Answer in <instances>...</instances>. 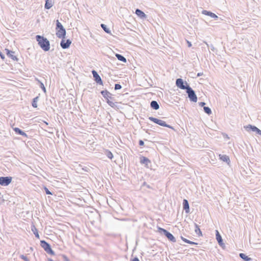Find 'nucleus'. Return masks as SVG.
<instances>
[{"mask_svg":"<svg viewBox=\"0 0 261 261\" xmlns=\"http://www.w3.org/2000/svg\"><path fill=\"white\" fill-rule=\"evenodd\" d=\"M36 39L40 47L45 51H48L50 49L49 41L43 36L37 35Z\"/></svg>","mask_w":261,"mask_h":261,"instance_id":"1","label":"nucleus"},{"mask_svg":"<svg viewBox=\"0 0 261 261\" xmlns=\"http://www.w3.org/2000/svg\"><path fill=\"white\" fill-rule=\"evenodd\" d=\"M56 35L59 38L64 39L66 36V30L59 20H56Z\"/></svg>","mask_w":261,"mask_h":261,"instance_id":"2","label":"nucleus"},{"mask_svg":"<svg viewBox=\"0 0 261 261\" xmlns=\"http://www.w3.org/2000/svg\"><path fill=\"white\" fill-rule=\"evenodd\" d=\"M158 231L161 233L164 234L169 240L172 242H176V239L175 238L169 231H168L167 230L159 227L158 228Z\"/></svg>","mask_w":261,"mask_h":261,"instance_id":"3","label":"nucleus"},{"mask_svg":"<svg viewBox=\"0 0 261 261\" xmlns=\"http://www.w3.org/2000/svg\"><path fill=\"white\" fill-rule=\"evenodd\" d=\"M40 245L44 250L50 255H55L54 251L51 249L50 245L44 240L40 241Z\"/></svg>","mask_w":261,"mask_h":261,"instance_id":"4","label":"nucleus"},{"mask_svg":"<svg viewBox=\"0 0 261 261\" xmlns=\"http://www.w3.org/2000/svg\"><path fill=\"white\" fill-rule=\"evenodd\" d=\"M186 92L188 94V97L191 101H197V97L195 92L190 86H188V88L186 89Z\"/></svg>","mask_w":261,"mask_h":261,"instance_id":"5","label":"nucleus"},{"mask_svg":"<svg viewBox=\"0 0 261 261\" xmlns=\"http://www.w3.org/2000/svg\"><path fill=\"white\" fill-rule=\"evenodd\" d=\"M149 119L150 121H151L154 122L155 123H156L161 126L167 127H168V128H170L171 129H173L172 126H170L169 124H167L165 121L162 120L161 119H159L158 118H154L153 117H149Z\"/></svg>","mask_w":261,"mask_h":261,"instance_id":"6","label":"nucleus"},{"mask_svg":"<svg viewBox=\"0 0 261 261\" xmlns=\"http://www.w3.org/2000/svg\"><path fill=\"white\" fill-rule=\"evenodd\" d=\"M176 85L178 88L182 90H186L188 86H190L186 82L184 83L183 80L180 78L176 79Z\"/></svg>","mask_w":261,"mask_h":261,"instance_id":"7","label":"nucleus"},{"mask_svg":"<svg viewBox=\"0 0 261 261\" xmlns=\"http://www.w3.org/2000/svg\"><path fill=\"white\" fill-rule=\"evenodd\" d=\"M12 179V178L11 176L0 177V185L7 186L11 182Z\"/></svg>","mask_w":261,"mask_h":261,"instance_id":"8","label":"nucleus"},{"mask_svg":"<svg viewBox=\"0 0 261 261\" xmlns=\"http://www.w3.org/2000/svg\"><path fill=\"white\" fill-rule=\"evenodd\" d=\"M92 73L93 77L94 79V81L97 84H99L100 85H103V82H102L100 76L97 73V72L95 70H93L92 71Z\"/></svg>","mask_w":261,"mask_h":261,"instance_id":"9","label":"nucleus"},{"mask_svg":"<svg viewBox=\"0 0 261 261\" xmlns=\"http://www.w3.org/2000/svg\"><path fill=\"white\" fill-rule=\"evenodd\" d=\"M246 130L250 131L252 130V132H256L257 134L261 135V130L258 129L255 126H253L250 124H249L244 127Z\"/></svg>","mask_w":261,"mask_h":261,"instance_id":"10","label":"nucleus"},{"mask_svg":"<svg viewBox=\"0 0 261 261\" xmlns=\"http://www.w3.org/2000/svg\"><path fill=\"white\" fill-rule=\"evenodd\" d=\"M202 14L205 15L209 16L211 17L212 18H213L216 20H223L222 18H219V17L217 15H216L215 13H214L212 12H210V11H208L207 10H203L202 11Z\"/></svg>","mask_w":261,"mask_h":261,"instance_id":"11","label":"nucleus"},{"mask_svg":"<svg viewBox=\"0 0 261 261\" xmlns=\"http://www.w3.org/2000/svg\"><path fill=\"white\" fill-rule=\"evenodd\" d=\"M71 43V41L69 39H67L65 41V40L62 39L60 43V45L62 48L66 49L69 47Z\"/></svg>","mask_w":261,"mask_h":261,"instance_id":"12","label":"nucleus"},{"mask_svg":"<svg viewBox=\"0 0 261 261\" xmlns=\"http://www.w3.org/2000/svg\"><path fill=\"white\" fill-rule=\"evenodd\" d=\"M5 50H6V54L11 59H12L14 61H17L18 60V58L16 57V56L15 55H14V54H15V52L14 51H11V50H10L9 49H5Z\"/></svg>","mask_w":261,"mask_h":261,"instance_id":"13","label":"nucleus"},{"mask_svg":"<svg viewBox=\"0 0 261 261\" xmlns=\"http://www.w3.org/2000/svg\"><path fill=\"white\" fill-rule=\"evenodd\" d=\"M150 163V161L146 157L141 156L140 158V163L145 165L146 167H148V164Z\"/></svg>","mask_w":261,"mask_h":261,"instance_id":"14","label":"nucleus"},{"mask_svg":"<svg viewBox=\"0 0 261 261\" xmlns=\"http://www.w3.org/2000/svg\"><path fill=\"white\" fill-rule=\"evenodd\" d=\"M183 208L185 211L186 213L190 212V208L188 201L187 199H184L183 200Z\"/></svg>","mask_w":261,"mask_h":261,"instance_id":"15","label":"nucleus"},{"mask_svg":"<svg viewBox=\"0 0 261 261\" xmlns=\"http://www.w3.org/2000/svg\"><path fill=\"white\" fill-rule=\"evenodd\" d=\"M101 94L103 96V97L106 99L107 100H108L109 98L111 99L112 97L111 96V94L107 90H102L101 91Z\"/></svg>","mask_w":261,"mask_h":261,"instance_id":"16","label":"nucleus"},{"mask_svg":"<svg viewBox=\"0 0 261 261\" xmlns=\"http://www.w3.org/2000/svg\"><path fill=\"white\" fill-rule=\"evenodd\" d=\"M13 130L17 134L21 135L25 137H28V135H27V134L25 132H24L23 131H22L21 129H20V128H19L18 127L13 128Z\"/></svg>","mask_w":261,"mask_h":261,"instance_id":"17","label":"nucleus"},{"mask_svg":"<svg viewBox=\"0 0 261 261\" xmlns=\"http://www.w3.org/2000/svg\"><path fill=\"white\" fill-rule=\"evenodd\" d=\"M135 13L141 18H146V15L141 10L137 9Z\"/></svg>","mask_w":261,"mask_h":261,"instance_id":"18","label":"nucleus"},{"mask_svg":"<svg viewBox=\"0 0 261 261\" xmlns=\"http://www.w3.org/2000/svg\"><path fill=\"white\" fill-rule=\"evenodd\" d=\"M216 240L218 241V244L220 246H222L223 244V240L222 239V237L218 230H216Z\"/></svg>","mask_w":261,"mask_h":261,"instance_id":"19","label":"nucleus"},{"mask_svg":"<svg viewBox=\"0 0 261 261\" xmlns=\"http://www.w3.org/2000/svg\"><path fill=\"white\" fill-rule=\"evenodd\" d=\"M150 107L152 109H153L155 110H157L159 109V108H160V106H159V103L155 100H152L151 101Z\"/></svg>","mask_w":261,"mask_h":261,"instance_id":"20","label":"nucleus"},{"mask_svg":"<svg viewBox=\"0 0 261 261\" xmlns=\"http://www.w3.org/2000/svg\"><path fill=\"white\" fill-rule=\"evenodd\" d=\"M220 159L221 160L223 161V162H225L227 163V164H229L230 162V159L228 156L226 155H219Z\"/></svg>","mask_w":261,"mask_h":261,"instance_id":"21","label":"nucleus"},{"mask_svg":"<svg viewBox=\"0 0 261 261\" xmlns=\"http://www.w3.org/2000/svg\"><path fill=\"white\" fill-rule=\"evenodd\" d=\"M239 256L245 261H251L252 258L246 255L244 253H241L239 254Z\"/></svg>","mask_w":261,"mask_h":261,"instance_id":"22","label":"nucleus"},{"mask_svg":"<svg viewBox=\"0 0 261 261\" xmlns=\"http://www.w3.org/2000/svg\"><path fill=\"white\" fill-rule=\"evenodd\" d=\"M116 57H117V59L120 61H122L124 63H126V58L123 56L122 55H120V54H116Z\"/></svg>","mask_w":261,"mask_h":261,"instance_id":"23","label":"nucleus"},{"mask_svg":"<svg viewBox=\"0 0 261 261\" xmlns=\"http://www.w3.org/2000/svg\"><path fill=\"white\" fill-rule=\"evenodd\" d=\"M53 6L51 0H45V8L46 9H50Z\"/></svg>","mask_w":261,"mask_h":261,"instance_id":"24","label":"nucleus"},{"mask_svg":"<svg viewBox=\"0 0 261 261\" xmlns=\"http://www.w3.org/2000/svg\"><path fill=\"white\" fill-rule=\"evenodd\" d=\"M195 225V231L198 236H202V232L199 227V226L196 224L194 223Z\"/></svg>","mask_w":261,"mask_h":261,"instance_id":"25","label":"nucleus"},{"mask_svg":"<svg viewBox=\"0 0 261 261\" xmlns=\"http://www.w3.org/2000/svg\"><path fill=\"white\" fill-rule=\"evenodd\" d=\"M38 100H39V97L38 96H37V97H35L33 99L32 106L34 108H37V102H38Z\"/></svg>","mask_w":261,"mask_h":261,"instance_id":"26","label":"nucleus"},{"mask_svg":"<svg viewBox=\"0 0 261 261\" xmlns=\"http://www.w3.org/2000/svg\"><path fill=\"white\" fill-rule=\"evenodd\" d=\"M32 230L33 231L35 237L37 238H39V235L38 232V230L37 228L35 227V226H33L32 227Z\"/></svg>","mask_w":261,"mask_h":261,"instance_id":"27","label":"nucleus"},{"mask_svg":"<svg viewBox=\"0 0 261 261\" xmlns=\"http://www.w3.org/2000/svg\"><path fill=\"white\" fill-rule=\"evenodd\" d=\"M101 27L102 28V29L107 33L108 34H110L111 33V31L110 30H109V29H108L106 25H105V24H101Z\"/></svg>","mask_w":261,"mask_h":261,"instance_id":"28","label":"nucleus"},{"mask_svg":"<svg viewBox=\"0 0 261 261\" xmlns=\"http://www.w3.org/2000/svg\"><path fill=\"white\" fill-rule=\"evenodd\" d=\"M204 111L205 113H206L208 115H210L212 114V111L211 109L208 107H203Z\"/></svg>","mask_w":261,"mask_h":261,"instance_id":"29","label":"nucleus"},{"mask_svg":"<svg viewBox=\"0 0 261 261\" xmlns=\"http://www.w3.org/2000/svg\"><path fill=\"white\" fill-rule=\"evenodd\" d=\"M36 80L38 81V82L40 84V88L42 89V90L44 91V92L45 93L46 89H45V87L44 84L41 82H40L39 80H38V79H36Z\"/></svg>","mask_w":261,"mask_h":261,"instance_id":"30","label":"nucleus"},{"mask_svg":"<svg viewBox=\"0 0 261 261\" xmlns=\"http://www.w3.org/2000/svg\"><path fill=\"white\" fill-rule=\"evenodd\" d=\"M106 154L107 156V157L110 159H112L113 158V155L112 153L110 151H107Z\"/></svg>","mask_w":261,"mask_h":261,"instance_id":"31","label":"nucleus"},{"mask_svg":"<svg viewBox=\"0 0 261 261\" xmlns=\"http://www.w3.org/2000/svg\"><path fill=\"white\" fill-rule=\"evenodd\" d=\"M122 88V86H121V85L119 84H116L115 85V90H119L120 89H121Z\"/></svg>","mask_w":261,"mask_h":261,"instance_id":"32","label":"nucleus"},{"mask_svg":"<svg viewBox=\"0 0 261 261\" xmlns=\"http://www.w3.org/2000/svg\"><path fill=\"white\" fill-rule=\"evenodd\" d=\"M107 102L108 104L110 106H111V107H113L115 106L114 103L113 102H112V101H110V100H109V98L108 99V100H107Z\"/></svg>","mask_w":261,"mask_h":261,"instance_id":"33","label":"nucleus"},{"mask_svg":"<svg viewBox=\"0 0 261 261\" xmlns=\"http://www.w3.org/2000/svg\"><path fill=\"white\" fill-rule=\"evenodd\" d=\"M44 190H45V193H46V194L47 195H52V194H53L51 193V192H50V191H49V190H48L46 187H45V188H44Z\"/></svg>","mask_w":261,"mask_h":261,"instance_id":"34","label":"nucleus"},{"mask_svg":"<svg viewBox=\"0 0 261 261\" xmlns=\"http://www.w3.org/2000/svg\"><path fill=\"white\" fill-rule=\"evenodd\" d=\"M20 258L23 259L24 261H30L29 259L27 257V256H24V255H21Z\"/></svg>","mask_w":261,"mask_h":261,"instance_id":"35","label":"nucleus"},{"mask_svg":"<svg viewBox=\"0 0 261 261\" xmlns=\"http://www.w3.org/2000/svg\"><path fill=\"white\" fill-rule=\"evenodd\" d=\"M181 240H182L184 242H185V243H189V241H190V240H188V239H186V238H185L182 237V236L181 237Z\"/></svg>","mask_w":261,"mask_h":261,"instance_id":"36","label":"nucleus"},{"mask_svg":"<svg viewBox=\"0 0 261 261\" xmlns=\"http://www.w3.org/2000/svg\"><path fill=\"white\" fill-rule=\"evenodd\" d=\"M139 145L140 146H143L144 145V142L143 140H140L139 141Z\"/></svg>","mask_w":261,"mask_h":261,"instance_id":"37","label":"nucleus"},{"mask_svg":"<svg viewBox=\"0 0 261 261\" xmlns=\"http://www.w3.org/2000/svg\"><path fill=\"white\" fill-rule=\"evenodd\" d=\"M0 57H1V59L3 60H4L5 59V55L1 52H0Z\"/></svg>","mask_w":261,"mask_h":261,"instance_id":"38","label":"nucleus"},{"mask_svg":"<svg viewBox=\"0 0 261 261\" xmlns=\"http://www.w3.org/2000/svg\"><path fill=\"white\" fill-rule=\"evenodd\" d=\"M188 244H191V245H197V243H195V242H192V241H189Z\"/></svg>","mask_w":261,"mask_h":261,"instance_id":"39","label":"nucleus"},{"mask_svg":"<svg viewBox=\"0 0 261 261\" xmlns=\"http://www.w3.org/2000/svg\"><path fill=\"white\" fill-rule=\"evenodd\" d=\"M205 105V103L204 102H200L199 103V106L201 107H204V106Z\"/></svg>","mask_w":261,"mask_h":261,"instance_id":"40","label":"nucleus"},{"mask_svg":"<svg viewBox=\"0 0 261 261\" xmlns=\"http://www.w3.org/2000/svg\"><path fill=\"white\" fill-rule=\"evenodd\" d=\"M143 186H146V187H147V188H150V186H149V185H147V184H146V183L145 182H144V183H143Z\"/></svg>","mask_w":261,"mask_h":261,"instance_id":"41","label":"nucleus"},{"mask_svg":"<svg viewBox=\"0 0 261 261\" xmlns=\"http://www.w3.org/2000/svg\"><path fill=\"white\" fill-rule=\"evenodd\" d=\"M132 261H140L139 258L137 257H135L132 260Z\"/></svg>","mask_w":261,"mask_h":261,"instance_id":"42","label":"nucleus"},{"mask_svg":"<svg viewBox=\"0 0 261 261\" xmlns=\"http://www.w3.org/2000/svg\"><path fill=\"white\" fill-rule=\"evenodd\" d=\"M187 43L188 45V47H191L192 46V44H191V42L187 41Z\"/></svg>","mask_w":261,"mask_h":261,"instance_id":"43","label":"nucleus"},{"mask_svg":"<svg viewBox=\"0 0 261 261\" xmlns=\"http://www.w3.org/2000/svg\"><path fill=\"white\" fill-rule=\"evenodd\" d=\"M202 74H203V73H202V72L198 73V74H197V76H201Z\"/></svg>","mask_w":261,"mask_h":261,"instance_id":"44","label":"nucleus"},{"mask_svg":"<svg viewBox=\"0 0 261 261\" xmlns=\"http://www.w3.org/2000/svg\"><path fill=\"white\" fill-rule=\"evenodd\" d=\"M65 261H70L69 259L66 256H64Z\"/></svg>","mask_w":261,"mask_h":261,"instance_id":"45","label":"nucleus"},{"mask_svg":"<svg viewBox=\"0 0 261 261\" xmlns=\"http://www.w3.org/2000/svg\"><path fill=\"white\" fill-rule=\"evenodd\" d=\"M43 122H44V123L46 125H47L48 124V123L47 122H46V121H43Z\"/></svg>","mask_w":261,"mask_h":261,"instance_id":"46","label":"nucleus"},{"mask_svg":"<svg viewBox=\"0 0 261 261\" xmlns=\"http://www.w3.org/2000/svg\"><path fill=\"white\" fill-rule=\"evenodd\" d=\"M211 49L213 50L214 49V47L213 46H212Z\"/></svg>","mask_w":261,"mask_h":261,"instance_id":"47","label":"nucleus"},{"mask_svg":"<svg viewBox=\"0 0 261 261\" xmlns=\"http://www.w3.org/2000/svg\"><path fill=\"white\" fill-rule=\"evenodd\" d=\"M48 261H54V260L53 259L49 258V259H48Z\"/></svg>","mask_w":261,"mask_h":261,"instance_id":"48","label":"nucleus"}]
</instances>
